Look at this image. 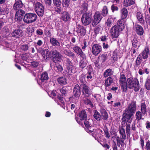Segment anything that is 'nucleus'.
<instances>
[{
	"label": "nucleus",
	"mask_w": 150,
	"mask_h": 150,
	"mask_svg": "<svg viewBox=\"0 0 150 150\" xmlns=\"http://www.w3.org/2000/svg\"><path fill=\"white\" fill-rule=\"evenodd\" d=\"M136 110V102L132 101L131 103L129 105L127 108L123 111L122 118V119L121 125L122 127L125 125V124L128 122L130 124L132 122V117L133 116Z\"/></svg>",
	"instance_id": "1"
},
{
	"label": "nucleus",
	"mask_w": 150,
	"mask_h": 150,
	"mask_svg": "<svg viewBox=\"0 0 150 150\" xmlns=\"http://www.w3.org/2000/svg\"><path fill=\"white\" fill-rule=\"evenodd\" d=\"M139 83L137 79H134L130 77L127 79V88H128L130 89H132L134 87V91L135 92H137L139 89Z\"/></svg>",
	"instance_id": "2"
},
{
	"label": "nucleus",
	"mask_w": 150,
	"mask_h": 150,
	"mask_svg": "<svg viewBox=\"0 0 150 150\" xmlns=\"http://www.w3.org/2000/svg\"><path fill=\"white\" fill-rule=\"evenodd\" d=\"M81 87L78 84H76L74 87L73 91V95L69 98L70 100H73L75 98H79L81 94Z\"/></svg>",
	"instance_id": "3"
},
{
	"label": "nucleus",
	"mask_w": 150,
	"mask_h": 150,
	"mask_svg": "<svg viewBox=\"0 0 150 150\" xmlns=\"http://www.w3.org/2000/svg\"><path fill=\"white\" fill-rule=\"evenodd\" d=\"M91 13L88 12L84 13L81 18V21L83 24L84 25L89 24L91 22Z\"/></svg>",
	"instance_id": "4"
},
{
	"label": "nucleus",
	"mask_w": 150,
	"mask_h": 150,
	"mask_svg": "<svg viewBox=\"0 0 150 150\" xmlns=\"http://www.w3.org/2000/svg\"><path fill=\"white\" fill-rule=\"evenodd\" d=\"M102 18V16L100 12H96L91 22L92 25L94 27L97 25L101 21Z\"/></svg>",
	"instance_id": "5"
},
{
	"label": "nucleus",
	"mask_w": 150,
	"mask_h": 150,
	"mask_svg": "<svg viewBox=\"0 0 150 150\" xmlns=\"http://www.w3.org/2000/svg\"><path fill=\"white\" fill-rule=\"evenodd\" d=\"M75 119L79 124L83 125V121L87 119L86 111L85 110H83L80 112L79 114V118L76 117Z\"/></svg>",
	"instance_id": "6"
},
{
	"label": "nucleus",
	"mask_w": 150,
	"mask_h": 150,
	"mask_svg": "<svg viewBox=\"0 0 150 150\" xmlns=\"http://www.w3.org/2000/svg\"><path fill=\"white\" fill-rule=\"evenodd\" d=\"M81 89H82V95L84 98H88L91 94L90 88L86 84H81Z\"/></svg>",
	"instance_id": "7"
},
{
	"label": "nucleus",
	"mask_w": 150,
	"mask_h": 150,
	"mask_svg": "<svg viewBox=\"0 0 150 150\" xmlns=\"http://www.w3.org/2000/svg\"><path fill=\"white\" fill-rule=\"evenodd\" d=\"M122 30L121 28L115 25L110 29L111 36L112 38H117L118 37Z\"/></svg>",
	"instance_id": "8"
},
{
	"label": "nucleus",
	"mask_w": 150,
	"mask_h": 150,
	"mask_svg": "<svg viewBox=\"0 0 150 150\" xmlns=\"http://www.w3.org/2000/svg\"><path fill=\"white\" fill-rule=\"evenodd\" d=\"M120 84L121 86V88L122 90L124 92H127V81L125 75L121 74L120 76L119 80Z\"/></svg>",
	"instance_id": "9"
},
{
	"label": "nucleus",
	"mask_w": 150,
	"mask_h": 150,
	"mask_svg": "<svg viewBox=\"0 0 150 150\" xmlns=\"http://www.w3.org/2000/svg\"><path fill=\"white\" fill-rule=\"evenodd\" d=\"M69 89L67 86H64L61 88L60 90L61 94L57 96V98L61 101H63L64 97L67 96V93Z\"/></svg>",
	"instance_id": "10"
},
{
	"label": "nucleus",
	"mask_w": 150,
	"mask_h": 150,
	"mask_svg": "<svg viewBox=\"0 0 150 150\" xmlns=\"http://www.w3.org/2000/svg\"><path fill=\"white\" fill-rule=\"evenodd\" d=\"M52 54L53 61L54 62L56 63L61 61L62 56L59 52L53 50L52 52Z\"/></svg>",
	"instance_id": "11"
},
{
	"label": "nucleus",
	"mask_w": 150,
	"mask_h": 150,
	"mask_svg": "<svg viewBox=\"0 0 150 150\" xmlns=\"http://www.w3.org/2000/svg\"><path fill=\"white\" fill-rule=\"evenodd\" d=\"M102 51L101 46L97 44H94L92 47V52L95 56H97Z\"/></svg>",
	"instance_id": "12"
},
{
	"label": "nucleus",
	"mask_w": 150,
	"mask_h": 150,
	"mask_svg": "<svg viewBox=\"0 0 150 150\" xmlns=\"http://www.w3.org/2000/svg\"><path fill=\"white\" fill-rule=\"evenodd\" d=\"M25 13L24 11L22 9L16 11L15 14V19L16 21H20L22 19V17Z\"/></svg>",
	"instance_id": "13"
},
{
	"label": "nucleus",
	"mask_w": 150,
	"mask_h": 150,
	"mask_svg": "<svg viewBox=\"0 0 150 150\" xmlns=\"http://www.w3.org/2000/svg\"><path fill=\"white\" fill-rule=\"evenodd\" d=\"M134 28L137 34L139 35H142L144 32L143 28L138 24H135L134 26Z\"/></svg>",
	"instance_id": "14"
},
{
	"label": "nucleus",
	"mask_w": 150,
	"mask_h": 150,
	"mask_svg": "<svg viewBox=\"0 0 150 150\" xmlns=\"http://www.w3.org/2000/svg\"><path fill=\"white\" fill-rule=\"evenodd\" d=\"M73 50L74 52L80 57L84 59L86 57L85 54L82 52L81 48L79 46H76L73 47Z\"/></svg>",
	"instance_id": "15"
},
{
	"label": "nucleus",
	"mask_w": 150,
	"mask_h": 150,
	"mask_svg": "<svg viewBox=\"0 0 150 150\" xmlns=\"http://www.w3.org/2000/svg\"><path fill=\"white\" fill-rule=\"evenodd\" d=\"M101 116V119H103V120L107 121L109 118L107 112L104 109H100V110Z\"/></svg>",
	"instance_id": "16"
},
{
	"label": "nucleus",
	"mask_w": 150,
	"mask_h": 150,
	"mask_svg": "<svg viewBox=\"0 0 150 150\" xmlns=\"http://www.w3.org/2000/svg\"><path fill=\"white\" fill-rule=\"evenodd\" d=\"M23 4L21 0H16L13 5V8L14 10H16L21 8L23 7Z\"/></svg>",
	"instance_id": "17"
},
{
	"label": "nucleus",
	"mask_w": 150,
	"mask_h": 150,
	"mask_svg": "<svg viewBox=\"0 0 150 150\" xmlns=\"http://www.w3.org/2000/svg\"><path fill=\"white\" fill-rule=\"evenodd\" d=\"M89 132L91 133V135L92 137L94 138L95 140H96L98 143H100V140L99 139L98 137H97V135H98V134L100 133L98 132V130L96 129H93V131L91 130H89Z\"/></svg>",
	"instance_id": "18"
},
{
	"label": "nucleus",
	"mask_w": 150,
	"mask_h": 150,
	"mask_svg": "<svg viewBox=\"0 0 150 150\" xmlns=\"http://www.w3.org/2000/svg\"><path fill=\"white\" fill-rule=\"evenodd\" d=\"M93 116L95 120L99 122H100L101 120V116L100 113L97 110H94L93 111Z\"/></svg>",
	"instance_id": "19"
},
{
	"label": "nucleus",
	"mask_w": 150,
	"mask_h": 150,
	"mask_svg": "<svg viewBox=\"0 0 150 150\" xmlns=\"http://www.w3.org/2000/svg\"><path fill=\"white\" fill-rule=\"evenodd\" d=\"M40 52L44 60H46L47 58H49L50 57V54L47 49L40 50Z\"/></svg>",
	"instance_id": "20"
},
{
	"label": "nucleus",
	"mask_w": 150,
	"mask_h": 150,
	"mask_svg": "<svg viewBox=\"0 0 150 150\" xmlns=\"http://www.w3.org/2000/svg\"><path fill=\"white\" fill-rule=\"evenodd\" d=\"M136 17L137 20L141 24H144V20L142 13L139 11L137 12Z\"/></svg>",
	"instance_id": "21"
},
{
	"label": "nucleus",
	"mask_w": 150,
	"mask_h": 150,
	"mask_svg": "<svg viewBox=\"0 0 150 150\" xmlns=\"http://www.w3.org/2000/svg\"><path fill=\"white\" fill-rule=\"evenodd\" d=\"M116 143L117 146L118 147H120V145L122 147H123L125 145V143L124 141L125 140L126 138H123L119 137L118 136L116 138Z\"/></svg>",
	"instance_id": "22"
},
{
	"label": "nucleus",
	"mask_w": 150,
	"mask_h": 150,
	"mask_svg": "<svg viewBox=\"0 0 150 150\" xmlns=\"http://www.w3.org/2000/svg\"><path fill=\"white\" fill-rule=\"evenodd\" d=\"M57 80L60 85L63 86L67 84V79L65 77H59L57 79Z\"/></svg>",
	"instance_id": "23"
},
{
	"label": "nucleus",
	"mask_w": 150,
	"mask_h": 150,
	"mask_svg": "<svg viewBox=\"0 0 150 150\" xmlns=\"http://www.w3.org/2000/svg\"><path fill=\"white\" fill-rule=\"evenodd\" d=\"M13 37L16 38H19L23 35L22 31L20 30H16L14 31L11 33Z\"/></svg>",
	"instance_id": "24"
},
{
	"label": "nucleus",
	"mask_w": 150,
	"mask_h": 150,
	"mask_svg": "<svg viewBox=\"0 0 150 150\" xmlns=\"http://www.w3.org/2000/svg\"><path fill=\"white\" fill-rule=\"evenodd\" d=\"M62 52L65 55L68 56L69 57L74 58L75 57L74 54L70 50L64 49L62 50Z\"/></svg>",
	"instance_id": "25"
},
{
	"label": "nucleus",
	"mask_w": 150,
	"mask_h": 150,
	"mask_svg": "<svg viewBox=\"0 0 150 150\" xmlns=\"http://www.w3.org/2000/svg\"><path fill=\"white\" fill-rule=\"evenodd\" d=\"M149 50L148 48H145L143 52L139 55L140 57H142V58L144 59H147L149 55Z\"/></svg>",
	"instance_id": "26"
},
{
	"label": "nucleus",
	"mask_w": 150,
	"mask_h": 150,
	"mask_svg": "<svg viewBox=\"0 0 150 150\" xmlns=\"http://www.w3.org/2000/svg\"><path fill=\"white\" fill-rule=\"evenodd\" d=\"M70 19V16L69 13L66 11H64L62 13L61 19L64 21H67Z\"/></svg>",
	"instance_id": "27"
},
{
	"label": "nucleus",
	"mask_w": 150,
	"mask_h": 150,
	"mask_svg": "<svg viewBox=\"0 0 150 150\" xmlns=\"http://www.w3.org/2000/svg\"><path fill=\"white\" fill-rule=\"evenodd\" d=\"M135 3V0H124L123 4L124 6L128 7Z\"/></svg>",
	"instance_id": "28"
},
{
	"label": "nucleus",
	"mask_w": 150,
	"mask_h": 150,
	"mask_svg": "<svg viewBox=\"0 0 150 150\" xmlns=\"http://www.w3.org/2000/svg\"><path fill=\"white\" fill-rule=\"evenodd\" d=\"M121 17L122 19H126L128 15V11L127 8L125 7H123L121 11Z\"/></svg>",
	"instance_id": "29"
},
{
	"label": "nucleus",
	"mask_w": 150,
	"mask_h": 150,
	"mask_svg": "<svg viewBox=\"0 0 150 150\" xmlns=\"http://www.w3.org/2000/svg\"><path fill=\"white\" fill-rule=\"evenodd\" d=\"M125 23V19L122 18L121 19L118 21L117 25H115L123 30L124 28V24Z\"/></svg>",
	"instance_id": "30"
},
{
	"label": "nucleus",
	"mask_w": 150,
	"mask_h": 150,
	"mask_svg": "<svg viewBox=\"0 0 150 150\" xmlns=\"http://www.w3.org/2000/svg\"><path fill=\"white\" fill-rule=\"evenodd\" d=\"M37 18V16L35 13H29V23L35 21Z\"/></svg>",
	"instance_id": "31"
},
{
	"label": "nucleus",
	"mask_w": 150,
	"mask_h": 150,
	"mask_svg": "<svg viewBox=\"0 0 150 150\" xmlns=\"http://www.w3.org/2000/svg\"><path fill=\"white\" fill-rule=\"evenodd\" d=\"M40 8L35 9V10L39 16L42 17L44 14V8L43 6H41Z\"/></svg>",
	"instance_id": "32"
},
{
	"label": "nucleus",
	"mask_w": 150,
	"mask_h": 150,
	"mask_svg": "<svg viewBox=\"0 0 150 150\" xmlns=\"http://www.w3.org/2000/svg\"><path fill=\"white\" fill-rule=\"evenodd\" d=\"M50 42L51 45L53 46H60V43L56 38L52 37L50 38Z\"/></svg>",
	"instance_id": "33"
},
{
	"label": "nucleus",
	"mask_w": 150,
	"mask_h": 150,
	"mask_svg": "<svg viewBox=\"0 0 150 150\" xmlns=\"http://www.w3.org/2000/svg\"><path fill=\"white\" fill-rule=\"evenodd\" d=\"M88 71L86 74L87 76H86V78L88 79H92V76L91 75V74L93 73V69L91 66H90L87 68Z\"/></svg>",
	"instance_id": "34"
},
{
	"label": "nucleus",
	"mask_w": 150,
	"mask_h": 150,
	"mask_svg": "<svg viewBox=\"0 0 150 150\" xmlns=\"http://www.w3.org/2000/svg\"><path fill=\"white\" fill-rule=\"evenodd\" d=\"M49 78L48 73L47 72H45L41 74L40 80L41 82H44L45 81H47Z\"/></svg>",
	"instance_id": "35"
},
{
	"label": "nucleus",
	"mask_w": 150,
	"mask_h": 150,
	"mask_svg": "<svg viewBox=\"0 0 150 150\" xmlns=\"http://www.w3.org/2000/svg\"><path fill=\"white\" fill-rule=\"evenodd\" d=\"M113 82V79L112 77L108 78L105 81V85L106 87H108L111 85Z\"/></svg>",
	"instance_id": "36"
},
{
	"label": "nucleus",
	"mask_w": 150,
	"mask_h": 150,
	"mask_svg": "<svg viewBox=\"0 0 150 150\" xmlns=\"http://www.w3.org/2000/svg\"><path fill=\"white\" fill-rule=\"evenodd\" d=\"M119 132L121 135V138H126V136L125 135V129L122 127L119 129Z\"/></svg>",
	"instance_id": "37"
},
{
	"label": "nucleus",
	"mask_w": 150,
	"mask_h": 150,
	"mask_svg": "<svg viewBox=\"0 0 150 150\" xmlns=\"http://www.w3.org/2000/svg\"><path fill=\"white\" fill-rule=\"evenodd\" d=\"M144 87L147 90H150V76H148L146 79L145 84H144Z\"/></svg>",
	"instance_id": "38"
},
{
	"label": "nucleus",
	"mask_w": 150,
	"mask_h": 150,
	"mask_svg": "<svg viewBox=\"0 0 150 150\" xmlns=\"http://www.w3.org/2000/svg\"><path fill=\"white\" fill-rule=\"evenodd\" d=\"M114 22V18H109L105 22V25L108 27H110Z\"/></svg>",
	"instance_id": "39"
},
{
	"label": "nucleus",
	"mask_w": 150,
	"mask_h": 150,
	"mask_svg": "<svg viewBox=\"0 0 150 150\" xmlns=\"http://www.w3.org/2000/svg\"><path fill=\"white\" fill-rule=\"evenodd\" d=\"M89 119H88V120H85L84 121H83V122L82 123L83 125H81V124H79L80 125H81V126L83 127V124H84L85 127H86V128L88 129L89 128H90L92 126V125L90 123V122L88 121Z\"/></svg>",
	"instance_id": "40"
},
{
	"label": "nucleus",
	"mask_w": 150,
	"mask_h": 150,
	"mask_svg": "<svg viewBox=\"0 0 150 150\" xmlns=\"http://www.w3.org/2000/svg\"><path fill=\"white\" fill-rule=\"evenodd\" d=\"M130 124L126 123L125 124V131L127 137H129L130 135Z\"/></svg>",
	"instance_id": "41"
},
{
	"label": "nucleus",
	"mask_w": 150,
	"mask_h": 150,
	"mask_svg": "<svg viewBox=\"0 0 150 150\" xmlns=\"http://www.w3.org/2000/svg\"><path fill=\"white\" fill-rule=\"evenodd\" d=\"M103 131L104 132V135H105V137L107 139H109L110 138V134L109 132V131H108V129L107 128V127L105 126L104 127V129H103Z\"/></svg>",
	"instance_id": "42"
},
{
	"label": "nucleus",
	"mask_w": 150,
	"mask_h": 150,
	"mask_svg": "<svg viewBox=\"0 0 150 150\" xmlns=\"http://www.w3.org/2000/svg\"><path fill=\"white\" fill-rule=\"evenodd\" d=\"M142 114L139 111L137 112L136 113V120L137 121H139L141 119L144 120V118H142Z\"/></svg>",
	"instance_id": "43"
},
{
	"label": "nucleus",
	"mask_w": 150,
	"mask_h": 150,
	"mask_svg": "<svg viewBox=\"0 0 150 150\" xmlns=\"http://www.w3.org/2000/svg\"><path fill=\"white\" fill-rule=\"evenodd\" d=\"M88 97H85V99L83 100L84 103L86 105H89L92 108L93 107V105L92 102L90 99H88Z\"/></svg>",
	"instance_id": "44"
},
{
	"label": "nucleus",
	"mask_w": 150,
	"mask_h": 150,
	"mask_svg": "<svg viewBox=\"0 0 150 150\" xmlns=\"http://www.w3.org/2000/svg\"><path fill=\"white\" fill-rule=\"evenodd\" d=\"M88 4L86 3H84L81 6V11L83 12H86L88 10Z\"/></svg>",
	"instance_id": "45"
},
{
	"label": "nucleus",
	"mask_w": 150,
	"mask_h": 150,
	"mask_svg": "<svg viewBox=\"0 0 150 150\" xmlns=\"http://www.w3.org/2000/svg\"><path fill=\"white\" fill-rule=\"evenodd\" d=\"M108 13V11L106 6H103V9L102 10V16H105Z\"/></svg>",
	"instance_id": "46"
},
{
	"label": "nucleus",
	"mask_w": 150,
	"mask_h": 150,
	"mask_svg": "<svg viewBox=\"0 0 150 150\" xmlns=\"http://www.w3.org/2000/svg\"><path fill=\"white\" fill-rule=\"evenodd\" d=\"M111 58L113 60L114 62L117 61L118 57L117 56V54L116 51H114L111 54Z\"/></svg>",
	"instance_id": "47"
},
{
	"label": "nucleus",
	"mask_w": 150,
	"mask_h": 150,
	"mask_svg": "<svg viewBox=\"0 0 150 150\" xmlns=\"http://www.w3.org/2000/svg\"><path fill=\"white\" fill-rule=\"evenodd\" d=\"M54 5L57 7H59L62 4L60 0H53Z\"/></svg>",
	"instance_id": "48"
},
{
	"label": "nucleus",
	"mask_w": 150,
	"mask_h": 150,
	"mask_svg": "<svg viewBox=\"0 0 150 150\" xmlns=\"http://www.w3.org/2000/svg\"><path fill=\"white\" fill-rule=\"evenodd\" d=\"M79 32L81 35L84 36L86 33V30L82 26L81 27L80 29L79 30Z\"/></svg>",
	"instance_id": "49"
},
{
	"label": "nucleus",
	"mask_w": 150,
	"mask_h": 150,
	"mask_svg": "<svg viewBox=\"0 0 150 150\" xmlns=\"http://www.w3.org/2000/svg\"><path fill=\"white\" fill-rule=\"evenodd\" d=\"M112 74V72H111V70L110 69L106 70L104 73V75L105 77L111 75Z\"/></svg>",
	"instance_id": "50"
},
{
	"label": "nucleus",
	"mask_w": 150,
	"mask_h": 150,
	"mask_svg": "<svg viewBox=\"0 0 150 150\" xmlns=\"http://www.w3.org/2000/svg\"><path fill=\"white\" fill-rule=\"evenodd\" d=\"M132 45L133 47L136 48L137 47L138 40L137 38H134L132 40Z\"/></svg>",
	"instance_id": "51"
},
{
	"label": "nucleus",
	"mask_w": 150,
	"mask_h": 150,
	"mask_svg": "<svg viewBox=\"0 0 150 150\" xmlns=\"http://www.w3.org/2000/svg\"><path fill=\"white\" fill-rule=\"evenodd\" d=\"M110 134L112 136V138L114 137L116 138L117 132L116 130L114 129H111L110 131Z\"/></svg>",
	"instance_id": "52"
},
{
	"label": "nucleus",
	"mask_w": 150,
	"mask_h": 150,
	"mask_svg": "<svg viewBox=\"0 0 150 150\" xmlns=\"http://www.w3.org/2000/svg\"><path fill=\"white\" fill-rule=\"evenodd\" d=\"M85 78L84 76L81 75V77H80L79 80L80 81L81 84H86V81L85 80Z\"/></svg>",
	"instance_id": "53"
},
{
	"label": "nucleus",
	"mask_w": 150,
	"mask_h": 150,
	"mask_svg": "<svg viewBox=\"0 0 150 150\" xmlns=\"http://www.w3.org/2000/svg\"><path fill=\"white\" fill-rule=\"evenodd\" d=\"M69 0H63L62 5L64 7H67L69 5Z\"/></svg>",
	"instance_id": "54"
},
{
	"label": "nucleus",
	"mask_w": 150,
	"mask_h": 150,
	"mask_svg": "<svg viewBox=\"0 0 150 150\" xmlns=\"http://www.w3.org/2000/svg\"><path fill=\"white\" fill-rule=\"evenodd\" d=\"M41 6H43L40 3L37 1L35 5L34 6L35 9L40 8V7Z\"/></svg>",
	"instance_id": "55"
},
{
	"label": "nucleus",
	"mask_w": 150,
	"mask_h": 150,
	"mask_svg": "<svg viewBox=\"0 0 150 150\" xmlns=\"http://www.w3.org/2000/svg\"><path fill=\"white\" fill-rule=\"evenodd\" d=\"M21 57L27 63L28 62L27 61L28 59V55L27 53L22 54L21 55Z\"/></svg>",
	"instance_id": "56"
},
{
	"label": "nucleus",
	"mask_w": 150,
	"mask_h": 150,
	"mask_svg": "<svg viewBox=\"0 0 150 150\" xmlns=\"http://www.w3.org/2000/svg\"><path fill=\"white\" fill-rule=\"evenodd\" d=\"M111 8L112 12H114L115 11H118L119 9L118 7L115 6L114 4L112 5Z\"/></svg>",
	"instance_id": "57"
},
{
	"label": "nucleus",
	"mask_w": 150,
	"mask_h": 150,
	"mask_svg": "<svg viewBox=\"0 0 150 150\" xmlns=\"http://www.w3.org/2000/svg\"><path fill=\"white\" fill-rule=\"evenodd\" d=\"M100 57L103 61H104L107 59L108 56L106 54H103L101 55Z\"/></svg>",
	"instance_id": "58"
},
{
	"label": "nucleus",
	"mask_w": 150,
	"mask_h": 150,
	"mask_svg": "<svg viewBox=\"0 0 150 150\" xmlns=\"http://www.w3.org/2000/svg\"><path fill=\"white\" fill-rule=\"evenodd\" d=\"M36 33L37 35H42L43 34V32L42 30L40 29H38L36 31Z\"/></svg>",
	"instance_id": "59"
},
{
	"label": "nucleus",
	"mask_w": 150,
	"mask_h": 150,
	"mask_svg": "<svg viewBox=\"0 0 150 150\" xmlns=\"http://www.w3.org/2000/svg\"><path fill=\"white\" fill-rule=\"evenodd\" d=\"M142 57L139 56L137 57V60L136 61L137 65H140L142 61Z\"/></svg>",
	"instance_id": "60"
},
{
	"label": "nucleus",
	"mask_w": 150,
	"mask_h": 150,
	"mask_svg": "<svg viewBox=\"0 0 150 150\" xmlns=\"http://www.w3.org/2000/svg\"><path fill=\"white\" fill-rule=\"evenodd\" d=\"M145 149L146 150H150V141L149 140L146 142Z\"/></svg>",
	"instance_id": "61"
},
{
	"label": "nucleus",
	"mask_w": 150,
	"mask_h": 150,
	"mask_svg": "<svg viewBox=\"0 0 150 150\" xmlns=\"http://www.w3.org/2000/svg\"><path fill=\"white\" fill-rule=\"evenodd\" d=\"M46 5L48 6H50L52 4V0H44Z\"/></svg>",
	"instance_id": "62"
},
{
	"label": "nucleus",
	"mask_w": 150,
	"mask_h": 150,
	"mask_svg": "<svg viewBox=\"0 0 150 150\" xmlns=\"http://www.w3.org/2000/svg\"><path fill=\"white\" fill-rule=\"evenodd\" d=\"M112 147L113 150H118L117 147L116 142L114 141H113Z\"/></svg>",
	"instance_id": "63"
},
{
	"label": "nucleus",
	"mask_w": 150,
	"mask_h": 150,
	"mask_svg": "<svg viewBox=\"0 0 150 150\" xmlns=\"http://www.w3.org/2000/svg\"><path fill=\"white\" fill-rule=\"evenodd\" d=\"M43 44V40H38L36 43V45L38 46H42Z\"/></svg>",
	"instance_id": "64"
}]
</instances>
